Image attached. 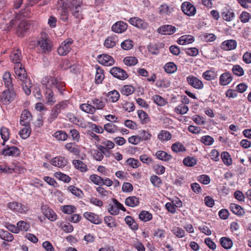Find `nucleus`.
I'll return each mask as SVG.
<instances>
[{
	"instance_id": "obj_1",
	"label": "nucleus",
	"mask_w": 251,
	"mask_h": 251,
	"mask_svg": "<svg viewBox=\"0 0 251 251\" xmlns=\"http://www.w3.org/2000/svg\"><path fill=\"white\" fill-rule=\"evenodd\" d=\"M37 45L39 47L41 50L45 53H49L51 50V42L48 35L45 32L41 33L37 40Z\"/></svg>"
},
{
	"instance_id": "obj_2",
	"label": "nucleus",
	"mask_w": 251,
	"mask_h": 251,
	"mask_svg": "<svg viewBox=\"0 0 251 251\" xmlns=\"http://www.w3.org/2000/svg\"><path fill=\"white\" fill-rule=\"evenodd\" d=\"M16 96V94L12 90L7 89L4 91L0 96L1 102L4 104H8L13 101Z\"/></svg>"
},
{
	"instance_id": "obj_3",
	"label": "nucleus",
	"mask_w": 251,
	"mask_h": 251,
	"mask_svg": "<svg viewBox=\"0 0 251 251\" xmlns=\"http://www.w3.org/2000/svg\"><path fill=\"white\" fill-rule=\"evenodd\" d=\"M73 40L71 39H67L62 43L57 50L58 54L60 55H66L70 52L72 48Z\"/></svg>"
},
{
	"instance_id": "obj_4",
	"label": "nucleus",
	"mask_w": 251,
	"mask_h": 251,
	"mask_svg": "<svg viewBox=\"0 0 251 251\" xmlns=\"http://www.w3.org/2000/svg\"><path fill=\"white\" fill-rule=\"evenodd\" d=\"M182 11L186 15L193 16L196 13V8L189 1L183 2L181 6Z\"/></svg>"
},
{
	"instance_id": "obj_5",
	"label": "nucleus",
	"mask_w": 251,
	"mask_h": 251,
	"mask_svg": "<svg viewBox=\"0 0 251 251\" xmlns=\"http://www.w3.org/2000/svg\"><path fill=\"white\" fill-rule=\"evenodd\" d=\"M110 73L114 77L120 80H125L128 77L126 72L119 67H114L112 68L110 70Z\"/></svg>"
},
{
	"instance_id": "obj_6",
	"label": "nucleus",
	"mask_w": 251,
	"mask_h": 251,
	"mask_svg": "<svg viewBox=\"0 0 251 251\" xmlns=\"http://www.w3.org/2000/svg\"><path fill=\"white\" fill-rule=\"evenodd\" d=\"M186 80L188 84L195 89L200 90L204 87L202 81L193 75L188 76L186 77Z\"/></svg>"
},
{
	"instance_id": "obj_7",
	"label": "nucleus",
	"mask_w": 251,
	"mask_h": 251,
	"mask_svg": "<svg viewBox=\"0 0 251 251\" xmlns=\"http://www.w3.org/2000/svg\"><path fill=\"white\" fill-rule=\"evenodd\" d=\"M128 22L132 25L142 29H146L149 25L146 22L138 17L130 18Z\"/></svg>"
},
{
	"instance_id": "obj_8",
	"label": "nucleus",
	"mask_w": 251,
	"mask_h": 251,
	"mask_svg": "<svg viewBox=\"0 0 251 251\" xmlns=\"http://www.w3.org/2000/svg\"><path fill=\"white\" fill-rule=\"evenodd\" d=\"M14 70L16 77L21 81L25 80V78H28L27 76L26 71L21 64L15 65Z\"/></svg>"
},
{
	"instance_id": "obj_9",
	"label": "nucleus",
	"mask_w": 251,
	"mask_h": 251,
	"mask_svg": "<svg viewBox=\"0 0 251 251\" xmlns=\"http://www.w3.org/2000/svg\"><path fill=\"white\" fill-rule=\"evenodd\" d=\"M98 62L105 66H110L115 63L113 58L108 54H100L98 57Z\"/></svg>"
},
{
	"instance_id": "obj_10",
	"label": "nucleus",
	"mask_w": 251,
	"mask_h": 251,
	"mask_svg": "<svg viewBox=\"0 0 251 251\" xmlns=\"http://www.w3.org/2000/svg\"><path fill=\"white\" fill-rule=\"evenodd\" d=\"M57 80L56 78L51 76H46L43 78L42 83L43 85L45 86L46 90L51 89V88L54 87L55 85L57 84Z\"/></svg>"
},
{
	"instance_id": "obj_11",
	"label": "nucleus",
	"mask_w": 251,
	"mask_h": 251,
	"mask_svg": "<svg viewBox=\"0 0 251 251\" xmlns=\"http://www.w3.org/2000/svg\"><path fill=\"white\" fill-rule=\"evenodd\" d=\"M83 216L90 222L94 224H100L102 221L98 215L92 212H86L83 214Z\"/></svg>"
},
{
	"instance_id": "obj_12",
	"label": "nucleus",
	"mask_w": 251,
	"mask_h": 251,
	"mask_svg": "<svg viewBox=\"0 0 251 251\" xmlns=\"http://www.w3.org/2000/svg\"><path fill=\"white\" fill-rule=\"evenodd\" d=\"M43 214L50 221H54L57 219L55 213L50 208L47 207L46 205L41 207Z\"/></svg>"
},
{
	"instance_id": "obj_13",
	"label": "nucleus",
	"mask_w": 251,
	"mask_h": 251,
	"mask_svg": "<svg viewBox=\"0 0 251 251\" xmlns=\"http://www.w3.org/2000/svg\"><path fill=\"white\" fill-rule=\"evenodd\" d=\"M127 25L122 21H119L115 23L111 27L112 31L117 33H122L126 30Z\"/></svg>"
},
{
	"instance_id": "obj_14",
	"label": "nucleus",
	"mask_w": 251,
	"mask_h": 251,
	"mask_svg": "<svg viewBox=\"0 0 251 251\" xmlns=\"http://www.w3.org/2000/svg\"><path fill=\"white\" fill-rule=\"evenodd\" d=\"M29 27L30 25L27 21H20L17 27V33L18 36H23Z\"/></svg>"
},
{
	"instance_id": "obj_15",
	"label": "nucleus",
	"mask_w": 251,
	"mask_h": 251,
	"mask_svg": "<svg viewBox=\"0 0 251 251\" xmlns=\"http://www.w3.org/2000/svg\"><path fill=\"white\" fill-rule=\"evenodd\" d=\"M157 31L162 34L171 35L176 32V28L172 25H166L158 28Z\"/></svg>"
},
{
	"instance_id": "obj_16",
	"label": "nucleus",
	"mask_w": 251,
	"mask_h": 251,
	"mask_svg": "<svg viewBox=\"0 0 251 251\" xmlns=\"http://www.w3.org/2000/svg\"><path fill=\"white\" fill-rule=\"evenodd\" d=\"M20 153V150L15 146L9 147L7 146L2 150V154L4 156H18Z\"/></svg>"
},
{
	"instance_id": "obj_17",
	"label": "nucleus",
	"mask_w": 251,
	"mask_h": 251,
	"mask_svg": "<svg viewBox=\"0 0 251 251\" xmlns=\"http://www.w3.org/2000/svg\"><path fill=\"white\" fill-rule=\"evenodd\" d=\"M232 79V76L229 73H224L220 76L219 83L221 86H225L229 84Z\"/></svg>"
},
{
	"instance_id": "obj_18",
	"label": "nucleus",
	"mask_w": 251,
	"mask_h": 251,
	"mask_svg": "<svg viewBox=\"0 0 251 251\" xmlns=\"http://www.w3.org/2000/svg\"><path fill=\"white\" fill-rule=\"evenodd\" d=\"M67 161L65 157L62 156H57L52 159L51 163L52 165L62 168L67 164Z\"/></svg>"
},
{
	"instance_id": "obj_19",
	"label": "nucleus",
	"mask_w": 251,
	"mask_h": 251,
	"mask_svg": "<svg viewBox=\"0 0 251 251\" xmlns=\"http://www.w3.org/2000/svg\"><path fill=\"white\" fill-rule=\"evenodd\" d=\"M237 47V42L234 40H228L222 43V48L226 50L235 49Z\"/></svg>"
},
{
	"instance_id": "obj_20",
	"label": "nucleus",
	"mask_w": 251,
	"mask_h": 251,
	"mask_svg": "<svg viewBox=\"0 0 251 251\" xmlns=\"http://www.w3.org/2000/svg\"><path fill=\"white\" fill-rule=\"evenodd\" d=\"M25 127L19 131V134L22 139H27L30 135L31 128L29 123H26L25 125H22Z\"/></svg>"
},
{
	"instance_id": "obj_21",
	"label": "nucleus",
	"mask_w": 251,
	"mask_h": 251,
	"mask_svg": "<svg viewBox=\"0 0 251 251\" xmlns=\"http://www.w3.org/2000/svg\"><path fill=\"white\" fill-rule=\"evenodd\" d=\"M230 210L235 214L242 216L245 214L244 209L239 205L231 203L230 204Z\"/></svg>"
},
{
	"instance_id": "obj_22",
	"label": "nucleus",
	"mask_w": 251,
	"mask_h": 251,
	"mask_svg": "<svg viewBox=\"0 0 251 251\" xmlns=\"http://www.w3.org/2000/svg\"><path fill=\"white\" fill-rule=\"evenodd\" d=\"M118 41V37L116 36H109L105 39L104 46L107 48H112L116 45Z\"/></svg>"
},
{
	"instance_id": "obj_23",
	"label": "nucleus",
	"mask_w": 251,
	"mask_h": 251,
	"mask_svg": "<svg viewBox=\"0 0 251 251\" xmlns=\"http://www.w3.org/2000/svg\"><path fill=\"white\" fill-rule=\"evenodd\" d=\"M194 41V38L190 35H185L180 37L177 42L180 45H186L192 43Z\"/></svg>"
},
{
	"instance_id": "obj_24",
	"label": "nucleus",
	"mask_w": 251,
	"mask_h": 251,
	"mask_svg": "<svg viewBox=\"0 0 251 251\" xmlns=\"http://www.w3.org/2000/svg\"><path fill=\"white\" fill-rule=\"evenodd\" d=\"M31 116V114L28 110L26 109L23 110L20 117V124L21 125H25L26 123H29V121L30 119Z\"/></svg>"
},
{
	"instance_id": "obj_25",
	"label": "nucleus",
	"mask_w": 251,
	"mask_h": 251,
	"mask_svg": "<svg viewBox=\"0 0 251 251\" xmlns=\"http://www.w3.org/2000/svg\"><path fill=\"white\" fill-rule=\"evenodd\" d=\"M221 15L223 20L227 22L231 21L235 17L234 13L232 10L228 9L223 10Z\"/></svg>"
},
{
	"instance_id": "obj_26",
	"label": "nucleus",
	"mask_w": 251,
	"mask_h": 251,
	"mask_svg": "<svg viewBox=\"0 0 251 251\" xmlns=\"http://www.w3.org/2000/svg\"><path fill=\"white\" fill-rule=\"evenodd\" d=\"M72 163L75 169L82 172H86L88 170L87 165L81 160H74Z\"/></svg>"
},
{
	"instance_id": "obj_27",
	"label": "nucleus",
	"mask_w": 251,
	"mask_h": 251,
	"mask_svg": "<svg viewBox=\"0 0 251 251\" xmlns=\"http://www.w3.org/2000/svg\"><path fill=\"white\" fill-rule=\"evenodd\" d=\"M65 148L70 152L75 155H77L80 152V150L78 148V146L75 143H67L65 146Z\"/></svg>"
},
{
	"instance_id": "obj_28",
	"label": "nucleus",
	"mask_w": 251,
	"mask_h": 251,
	"mask_svg": "<svg viewBox=\"0 0 251 251\" xmlns=\"http://www.w3.org/2000/svg\"><path fill=\"white\" fill-rule=\"evenodd\" d=\"M10 58L13 63L15 65L21 64L22 59L21 52L19 50H14L10 55Z\"/></svg>"
},
{
	"instance_id": "obj_29",
	"label": "nucleus",
	"mask_w": 251,
	"mask_h": 251,
	"mask_svg": "<svg viewBox=\"0 0 251 251\" xmlns=\"http://www.w3.org/2000/svg\"><path fill=\"white\" fill-rule=\"evenodd\" d=\"M155 156L157 159L164 161H168L172 158L171 155L163 151H156Z\"/></svg>"
},
{
	"instance_id": "obj_30",
	"label": "nucleus",
	"mask_w": 251,
	"mask_h": 251,
	"mask_svg": "<svg viewBox=\"0 0 251 251\" xmlns=\"http://www.w3.org/2000/svg\"><path fill=\"white\" fill-rule=\"evenodd\" d=\"M8 207L12 210L18 212L19 213H23L25 211L23 207V205L21 203H19L16 202H10L8 204Z\"/></svg>"
},
{
	"instance_id": "obj_31",
	"label": "nucleus",
	"mask_w": 251,
	"mask_h": 251,
	"mask_svg": "<svg viewBox=\"0 0 251 251\" xmlns=\"http://www.w3.org/2000/svg\"><path fill=\"white\" fill-rule=\"evenodd\" d=\"M23 89L26 95H29L31 93L30 88L32 84L29 78H25V80L21 81Z\"/></svg>"
},
{
	"instance_id": "obj_32",
	"label": "nucleus",
	"mask_w": 251,
	"mask_h": 251,
	"mask_svg": "<svg viewBox=\"0 0 251 251\" xmlns=\"http://www.w3.org/2000/svg\"><path fill=\"white\" fill-rule=\"evenodd\" d=\"M202 77L208 81L214 80L217 78V73L212 70H207L202 74Z\"/></svg>"
},
{
	"instance_id": "obj_33",
	"label": "nucleus",
	"mask_w": 251,
	"mask_h": 251,
	"mask_svg": "<svg viewBox=\"0 0 251 251\" xmlns=\"http://www.w3.org/2000/svg\"><path fill=\"white\" fill-rule=\"evenodd\" d=\"M125 203L128 206L134 207L139 204V201L136 197L130 196L126 199Z\"/></svg>"
},
{
	"instance_id": "obj_34",
	"label": "nucleus",
	"mask_w": 251,
	"mask_h": 251,
	"mask_svg": "<svg viewBox=\"0 0 251 251\" xmlns=\"http://www.w3.org/2000/svg\"><path fill=\"white\" fill-rule=\"evenodd\" d=\"M45 97L47 100V103L48 105H52L56 101L55 97L51 89H47L46 90Z\"/></svg>"
},
{
	"instance_id": "obj_35",
	"label": "nucleus",
	"mask_w": 251,
	"mask_h": 251,
	"mask_svg": "<svg viewBox=\"0 0 251 251\" xmlns=\"http://www.w3.org/2000/svg\"><path fill=\"white\" fill-rule=\"evenodd\" d=\"M3 79L5 86L8 89H10L13 87L12 78L11 74L9 72H5L3 75Z\"/></svg>"
},
{
	"instance_id": "obj_36",
	"label": "nucleus",
	"mask_w": 251,
	"mask_h": 251,
	"mask_svg": "<svg viewBox=\"0 0 251 251\" xmlns=\"http://www.w3.org/2000/svg\"><path fill=\"white\" fill-rule=\"evenodd\" d=\"M126 224L133 230H136L138 229V226L131 216H126L125 218Z\"/></svg>"
},
{
	"instance_id": "obj_37",
	"label": "nucleus",
	"mask_w": 251,
	"mask_h": 251,
	"mask_svg": "<svg viewBox=\"0 0 251 251\" xmlns=\"http://www.w3.org/2000/svg\"><path fill=\"white\" fill-rule=\"evenodd\" d=\"M220 242L222 246L226 249H230L233 245L232 240L228 237H222L220 239Z\"/></svg>"
},
{
	"instance_id": "obj_38",
	"label": "nucleus",
	"mask_w": 251,
	"mask_h": 251,
	"mask_svg": "<svg viewBox=\"0 0 251 251\" xmlns=\"http://www.w3.org/2000/svg\"><path fill=\"white\" fill-rule=\"evenodd\" d=\"M107 97L110 101L115 102L119 99L120 94L117 91L113 90L108 92Z\"/></svg>"
},
{
	"instance_id": "obj_39",
	"label": "nucleus",
	"mask_w": 251,
	"mask_h": 251,
	"mask_svg": "<svg viewBox=\"0 0 251 251\" xmlns=\"http://www.w3.org/2000/svg\"><path fill=\"white\" fill-rule=\"evenodd\" d=\"M137 113L142 124H146L149 123L150 119L146 112L143 110H140L138 111Z\"/></svg>"
},
{
	"instance_id": "obj_40",
	"label": "nucleus",
	"mask_w": 251,
	"mask_h": 251,
	"mask_svg": "<svg viewBox=\"0 0 251 251\" xmlns=\"http://www.w3.org/2000/svg\"><path fill=\"white\" fill-rule=\"evenodd\" d=\"M172 138L171 133L167 130H161L158 135V138L160 141H167L170 140Z\"/></svg>"
},
{
	"instance_id": "obj_41",
	"label": "nucleus",
	"mask_w": 251,
	"mask_h": 251,
	"mask_svg": "<svg viewBox=\"0 0 251 251\" xmlns=\"http://www.w3.org/2000/svg\"><path fill=\"white\" fill-rule=\"evenodd\" d=\"M91 104H93L95 110L102 109L105 106V101L102 99H94L92 100Z\"/></svg>"
},
{
	"instance_id": "obj_42",
	"label": "nucleus",
	"mask_w": 251,
	"mask_h": 251,
	"mask_svg": "<svg viewBox=\"0 0 251 251\" xmlns=\"http://www.w3.org/2000/svg\"><path fill=\"white\" fill-rule=\"evenodd\" d=\"M104 130L108 133L113 134L118 131V128L112 123H109L104 125Z\"/></svg>"
},
{
	"instance_id": "obj_43",
	"label": "nucleus",
	"mask_w": 251,
	"mask_h": 251,
	"mask_svg": "<svg viewBox=\"0 0 251 251\" xmlns=\"http://www.w3.org/2000/svg\"><path fill=\"white\" fill-rule=\"evenodd\" d=\"M152 218L151 213L147 211H142L139 214V218L143 222H148Z\"/></svg>"
},
{
	"instance_id": "obj_44",
	"label": "nucleus",
	"mask_w": 251,
	"mask_h": 251,
	"mask_svg": "<svg viewBox=\"0 0 251 251\" xmlns=\"http://www.w3.org/2000/svg\"><path fill=\"white\" fill-rule=\"evenodd\" d=\"M172 11V9L170 8L167 4H163L159 8V13L163 15H170Z\"/></svg>"
},
{
	"instance_id": "obj_45",
	"label": "nucleus",
	"mask_w": 251,
	"mask_h": 251,
	"mask_svg": "<svg viewBox=\"0 0 251 251\" xmlns=\"http://www.w3.org/2000/svg\"><path fill=\"white\" fill-rule=\"evenodd\" d=\"M171 231L178 238H181L185 236V231L180 227H174Z\"/></svg>"
},
{
	"instance_id": "obj_46",
	"label": "nucleus",
	"mask_w": 251,
	"mask_h": 251,
	"mask_svg": "<svg viewBox=\"0 0 251 251\" xmlns=\"http://www.w3.org/2000/svg\"><path fill=\"white\" fill-rule=\"evenodd\" d=\"M164 69L166 73L172 74L177 70V67L174 62H168L165 64Z\"/></svg>"
},
{
	"instance_id": "obj_47",
	"label": "nucleus",
	"mask_w": 251,
	"mask_h": 251,
	"mask_svg": "<svg viewBox=\"0 0 251 251\" xmlns=\"http://www.w3.org/2000/svg\"><path fill=\"white\" fill-rule=\"evenodd\" d=\"M135 89L131 85H124L121 89V92L123 95L129 96L133 93Z\"/></svg>"
},
{
	"instance_id": "obj_48",
	"label": "nucleus",
	"mask_w": 251,
	"mask_h": 251,
	"mask_svg": "<svg viewBox=\"0 0 251 251\" xmlns=\"http://www.w3.org/2000/svg\"><path fill=\"white\" fill-rule=\"evenodd\" d=\"M72 15L79 21L83 19V15L82 12V8L80 9H70Z\"/></svg>"
},
{
	"instance_id": "obj_49",
	"label": "nucleus",
	"mask_w": 251,
	"mask_h": 251,
	"mask_svg": "<svg viewBox=\"0 0 251 251\" xmlns=\"http://www.w3.org/2000/svg\"><path fill=\"white\" fill-rule=\"evenodd\" d=\"M0 135L2 139L3 140V143L2 145H4V142L7 141L9 138V129L4 126L1 127L0 130Z\"/></svg>"
},
{
	"instance_id": "obj_50",
	"label": "nucleus",
	"mask_w": 251,
	"mask_h": 251,
	"mask_svg": "<svg viewBox=\"0 0 251 251\" xmlns=\"http://www.w3.org/2000/svg\"><path fill=\"white\" fill-rule=\"evenodd\" d=\"M188 110V107L183 104H179L174 109V111L176 113L181 115L186 114Z\"/></svg>"
},
{
	"instance_id": "obj_51",
	"label": "nucleus",
	"mask_w": 251,
	"mask_h": 251,
	"mask_svg": "<svg viewBox=\"0 0 251 251\" xmlns=\"http://www.w3.org/2000/svg\"><path fill=\"white\" fill-rule=\"evenodd\" d=\"M221 158L224 163L225 165L227 166H229L232 164V159L230 157L229 154L227 152H223L221 154Z\"/></svg>"
},
{
	"instance_id": "obj_52",
	"label": "nucleus",
	"mask_w": 251,
	"mask_h": 251,
	"mask_svg": "<svg viewBox=\"0 0 251 251\" xmlns=\"http://www.w3.org/2000/svg\"><path fill=\"white\" fill-rule=\"evenodd\" d=\"M104 77L103 70L100 68H97L95 75L96 82L98 84L101 83L104 79Z\"/></svg>"
},
{
	"instance_id": "obj_53",
	"label": "nucleus",
	"mask_w": 251,
	"mask_h": 251,
	"mask_svg": "<svg viewBox=\"0 0 251 251\" xmlns=\"http://www.w3.org/2000/svg\"><path fill=\"white\" fill-rule=\"evenodd\" d=\"M124 62L127 66H134L138 63V60L134 56H127L124 59Z\"/></svg>"
},
{
	"instance_id": "obj_54",
	"label": "nucleus",
	"mask_w": 251,
	"mask_h": 251,
	"mask_svg": "<svg viewBox=\"0 0 251 251\" xmlns=\"http://www.w3.org/2000/svg\"><path fill=\"white\" fill-rule=\"evenodd\" d=\"M0 238L7 242H11L14 238L13 235L7 231H2L0 232Z\"/></svg>"
},
{
	"instance_id": "obj_55",
	"label": "nucleus",
	"mask_w": 251,
	"mask_h": 251,
	"mask_svg": "<svg viewBox=\"0 0 251 251\" xmlns=\"http://www.w3.org/2000/svg\"><path fill=\"white\" fill-rule=\"evenodd\" d=\"M80 108L82 111L90 114H93L95 112L94 106L88 103L82 104Z\"/></svg>"
},
{
	"instance_id": "obj_56",
	"label": "nucleus",
	"mask_w": 251,
	"mask_h": 251,
	"mask_svg": "<svg viewBox=\"0 0 251 251\" xmlns=\"http://www.w3.org/2000/svg\"><path fill=\"white\" fill-rule=\"evenodd\" d=\"M83 5L82 0H72L71 1L70 5L68 7L70 9H80L82 8Z\"/></svg>"
},
{
	"instance_id": "obj_57",
	"label": "nucleus",
	"mask_w": 251,
	"mask_h": 251,
	"mask_svg": "<svg viewBox=\"0 0 251 251\" xmlns=\"http://www.w3.org/2000/svg\"><path fill=\"white\" fill-rule=\"evenodd\" d=\"M104 222L107 225V226L111 228L116 227L117 226V224L112 216H106L104 218Z\"/></svg>"
},
{
	"instance_id": "obj_58",
	"label": "nucleus",
	"mask_w": 251,
	"mask_h": 251,
	"mask_svg": "<svg viewBox=\"0 0 251 251\" xmlns=\"http://www.w3.org/2000/svg\"><path fill=\"white\" fill-rule=\"evenodd\" d=\"M171 148L172 150L176 152H182L186 150L184 146L181 143L179 142L173 144Z\"/></svg>"
},
{
	"instance_id": "obj_59",
	"label": "nucleus",
	"mask_w": 251,
	"mask_h": 251,
	"mask_svg": "<svg viewBox=\"0 0 251 251\" xmlns=\"http://www.w3.org/2000/svg\"><path fill=\"white\" fill-rule=\"evenodd\" d=\"M183 164L188 167H193L197 164V159L194 157H187L183 160Z\"/></svg>"
},
{
	"instance_id": "obj_60",
	"label": "nucleus",
	"mask_w": 251,
	"mask_h": 251,
	"mask_svg": "<svg viewBox=\"0 0 251 251\" xmlns=\"http://www.w3.org/2000/svg\"><path fill=\"white\" fill-rule=\"evenodd\" d=\"M201 141L205 146H210L214 143V140L210 136L205 135L201 137Z\"/></svg>"
},
{
	"instance_id": "obj_61",
	"label": "nucleus",
	"mask_w": 251,
	"mask_h": 251,
	"mask_svg": "<svg viewBox=\"0 0 251 251\" xmlns=\"http://www.w3.org/2000/svg\"><path fill=\"white\" fill-rule=\"evenodd\" d=\"M90 179L92 182L98 185H101L103 183L102 177L96 174L91 175L90 176Z\"/></svg>"
},
{
	"instance_id": "obj_62",
	"label": "nucleus",
	"mask_w": 251,
	"mask_h": 251,
	"mask_svg": "<svg viewBox=\"0 0 251 251\" xmlns=\"http://www.w3.org/2000/svg\"><path fill=\"white\" fill-rule=\"evenodd\" d=\"M69 16V13L68 10H67V8L65 5L64 3L62 6V8L61 11V19L63 22H67L68 20Z\"/></svg>"
},
{
	"instance_id": "obj_63",
	"label": "nucleus",
	"mask_w": 251,
	"mask_h": 251,
	"mask_svg": "<svg viewBox=\"0 0 251 251\" xmlns=\"http://www.w3.org/2000/svg\"><path fill=\"white\" fill-rule=\"evenodd\" d=\"M17 227L19 228V232L20 230L26 231L29 228V225L24 221H21L17 224Z\"/></svg>"
},
{
	"instance_id": "obj_64",
	"label": "nucleus",
	"mask_w": 251,
	"mask_h": 251,
	"mask_svg": "<svg viewBox=\"0 0 251 251\" xmlns=\"http://www.w3.org/2000/svg\"><path fill=\"white\" fill-rule=\"evenodd\" d=\"M121 46L123 50H129L132 48L133 42L130 39H127L124 41L121 44Z\"/></svg>"
}]
</instances>
